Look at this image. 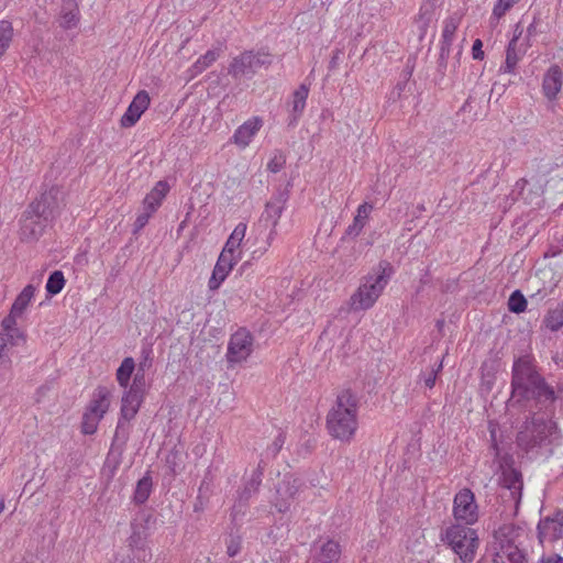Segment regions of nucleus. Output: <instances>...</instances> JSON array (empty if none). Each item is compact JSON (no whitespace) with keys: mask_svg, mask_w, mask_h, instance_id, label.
<instances>
[{"mask_svg":"<svg viewBox=\"0 0 563 563\" xmlns=\"http://www.w3.org/2000/svg\"><path fill=\"white\" fill-rule=\"evenodd\" d=\"M66 279L64 277V274L62 271H54L48 276V279L46 282V291L51 296H55L59 294L64 286H65Z\"/></svg>","mask_w":563,"mask_h":563,"instance_id":"e433bc0d","label":"nucleus"},{"mask_svg":"<svg viewBox=\"0 0 563 563\" xmlns=\"http://www.w3.org/2000/svg\"><path fill=\"white\" fill-rule=\"evenodd\" d=\"M143 397L144 396L130 390H125L124 395L122 396L120 418L115 428L112 449L117 442L125 444L130 433L129 422L134 419L139 412V409L143 402Z\"/></svg>","mask_w":563,"mask_h":563,"instance_id":"1a4fd4ad","label":"nucleus"},{"mask_svg":"<svg viewBox=\"0 0 563 563\" xmlns=\"http://www.w3.org/2000/svg\"><path fill=\"white\" fill-rule=\"evenodd\" d=\"M221 51L220 49H209L200 56L191 66L190 71L192 76L201 74L208 67H210L219 57Z\"/></svg>","mask_w":563,"mask_h":563,"instance_id":"7c9ffc66","label":"nucleus"},{"mask_svg":"<svg viewBox=\"0 0 563 563\" xmlns=\"http://www.w3.org/2000/svg\"><path fill=\"white\" fill-rule=\"evenodd\" d=\"M4 510V497L0 496V514Z\"/></svg>","mask_w":563,"mask_h":563,"instance_id":"680f3d73","label":"nucleus"},{"mask_svg":"<svg viewBox=\"0 0 563 563\" xmlns=\"http://www.w3.org/2000/svg\"><path fill=\"white\" fill-rule=\"evenodd\" d=\"M266 464V461L261 459L257 467L252 472L250 479L244 484L243 489L239 492L238 503L233 506L231 512L233 520H236L239 514H243V508L246 506L250 498L258 492Z\"/></svg>","mask_w":563,"mask_h":563,"instance_id":"2eb2a0df","label":"nucleus"},{"mask_svg":"<svg viewBox=\"0 0 563 563\" xmlns=\"http://www.w3.org/2000/svg\"><path fill=\"white\" fill-rule=\"evenodd\" d=\"M411 74H412V69H409V70L407 71V77H410V76H411Z\"/></svg>","mask_w":563,"mask_h":563,"instance_id":"e2e57ef3","label":"nucleus"},{"mask_svg":"<svg viewBox=\"0 0 563 563\" xmlns=\"http://www.w3.org/2000/svg\"><path fill=\"white\" fill-rule=\"evenodd\" d=\"M547 382L532 354L527 353L516 356L511 366L510 396L508 399H516Z\"/></svg>","mask_w":563,"mask_h":563,"instance_id":"20e7f679","label":"nucleus"},{"mask_svg":"<svg viewBox=\"0 0 563 563\" xmlns=\"http://www.w3.org/2000/svg\"><path fill=\"white\" fill-rule=\"evenodd\" d=\"M150 101V96L145 90L139 91L122 115L121 125L124 128L133 126L148 108Z\"/></svg>","mask_w":563,"mask_h":563,"instance_id":"f3484780","label":"nucleus"},{"mask_svg":"<svg viewBox=\"0 0 563 563\" xmlns=\"http://www.w3.org/2000/svg\"><path fill=\"white\" fill-rule=\"evenodd\" d=\"M168 191V184L164 180H159L143 199V208L150 210V212L155 213L157 209L161 207Z\"/></svg>","mask_w":563,"mask_h":563,"instance_id":"b1692460","label":"nucleus"},{"mask_svg":"<svg viewBox=\"0 0 563 563\" xmlns=\"http://www.w3.org/2000/svg\"><path fill=\"white\" fill-rule=\"evenodd\" d=\"M545 297V294H542L541 290H538L536 294L531 295L530 296V299L533 300L536 298H540V299H543Z\"/></svg>","mask_w":563,"mask_h":563,"instance_id":"052dcab7","label":"nucleus"},{"mask_svg":"<svg viewBox=\"0 0 563 563\" xmlns=\"http://www.w3.org/2000/svg\"><path fill=\"white\" fill-rule=\"evenodd\" d=\"M102 418L98 415L85 411L81 422V432L84 434H93L97 431L98 424Z\"/></svg>","mask_w":563,"mask_h":563,"instance_id":"58836bf2","label":"nucleus"},{"mask_svg":"<svg viewBox=\"0 0 563 563\" xmlns=\"http://www.w3.org/2000/svg\"><path fill=\"white\" fill-rule=\"evenodd\" d=\"M301 487V481L294 476H285L280 486L277 488V494L279 498L277 499L275 506L279 512H285L289 508L288 499L295 497V495L299 492Z\"/></svg>","mask_w":563,"mask_h":563,"instance_id":"a211bd4d","label":"nucleus"},{"mask_svg":"<svg viewBox=\"0 0 563 563\" xmlns=\"http://www.w3.org/2000/svg\"><path fill=\"white\" fill-rule=\"evenodd\" d=\"M289 199L288 190H278L265 205V210L262 214V220L272 227L267 241L274 238L275 228L278 224L279 218L285 209V206ZM268 245L271 242L267 243Z\"/></svg>","mask_w":563,"mask_h":563,"instance_id":"dca6fc26","label":"nucleus"},{"mask_svg":"<svg viewBox=\"0 0 563 563\" xmlns=\"http://www.w3.org/2000/svg\"><path fill=\"white\" fill-rule=\"evenodd\" d=\"M453 514L456 520L465 525H473L478 519V508L473 492L468 488L461 489L453 500Z\"/></svg>","mask_w":563,"mask_h":563,"instance_id":"ddd939ff","label":"nucleus"},{"mask_svg":"<svg viewBox=\"0 0 563 563\" xmlns=\"http://www.w3.org/2000/svg\"><path fill=\"white\" fill-rule=\"evenodd\" d=\"M309 95V88L305 84H301L298 89H296L292 93V100H291V111L289 115V122L288 125H296L299 118L301 117L305 107L306 101Z\"/></svg>","mask_w":563,"mask_h":563,"instance_id":"5701e85b","label":"nucleus"},{"mask_svg":"<svg viewBox=\"0 0 563 563\" xmlns=\"http://www.w3.org/2000/svg\"><path fill=\"white\" fill-rule=\"evenodd\" d=\"M558 398L555 388L547 382L516 399H508L506 407L511 417L523 415V419L528 421L534 416H550L554 411Z\"/></svg>","mask_w":563,"mask_h":563,"instance_id":"7ed1b4c3","label":"nucleus"},{"mask_svg":"<svg viewBox=\"0 0 563 563\" xmlns=\"http://www.w3.org/2000/svg\"><path fill=\"white\" fill-rule=\"evenodd\" d=\"M63 207V192L58 187L48 190L32 201L20 219V239L22 242H36L49 223L59 214Z\"/></svg>","mask_w":563,"mask_h":563,"instance_id":"f257e3e1","label":"nucleus"},{"mask_svg":"<svg viewBox=\"0 0 563 563\" xmlns=\"http://www.w3.org/2000/svg\"><path fill=\"white\" fill-rule=\"evenodd\" d=\"M477 563H482V562H477Z\"/></svg>","mask_w":563,"mask_h":563,"instance_id":"0e129e2a","label":"nucleus"},{"mask_svg":"<svg viewBox=\"0 0 563 563\" xmlns=\"http://www.w3.org/2000/svg\"><path fill=\"white\" fill-rule=\"evenodd\" d=\"M528 301L520 290H515L508 298V310L512 313L526 311Z\"/></svg>","mask_w":563,"mask_h":563,"instance_id":"4c0bfd02","label":"nucleus"},{"mask_svg":"<svg viewBox=\"0 0 563 563\" xmlns=\"http://www.w3.org/2000/svg\"><path fill=\"white\" fill-rule=\"evenodd\" d=\"M538 563H563V556H561L560 554H556V553H552V554H543Z\"/></svg>","mask_w":563,"mask_h":563,"instance_id":"603ef678","label":"nucleus"},{"mask_svg":"<svg viewBox=\"0 0 563 563\" xmlns=\"http://www.w3.org/2000/svg\"><path fill=\"white\" fill-rule=\"evenodd\" d=\"M291 549L283 550V549H274L269 553V562L265 563H289L291 561Z\"/></svg>","mask_w":563,"mask_h":563,"instance_id":"37998d69","label":"nucleus"},{"mask_svg":"<svg viewBox=\"0 0 563 563\" xmlns=\"http://www.w3.org/2000/svg\"><path fill=\"white\" fill-rule=\"evenodd\" d=\"M373 210V206L367 202H363L358 206L356 216L353 219V222L346 228L345 235L351 238H356L360 235L362 230L364 229L369 213Z\"/></svg>","mask_w":563,"mask_h":563,"instance_id":"393cba45","label":"nucleus"},{"mask_svg":"<svg viewBox=\"0 0 563 563\" xmlns=\"http://www.w3.org/2000/svg\"><path fill=\"white\" fill-rule=\"evenodd\" d=\"M519 0H498L493 9V15L500 19L506 12L512 8Z\"/></svg>","mask_w":563,"mask_h":563,"instance_id":"c03bdc74","label":"nucleus"},{"mask_svg":"<svg viewBox=\"0 0 563 563\" xmlns=\"http://www.w3.org/2000/svg\"><path fill=\"white\" fill-rule=\"evenodd\" d=\"M460 20L454 16H450L444 21V26L442 31V36L440 41V45L451 47L455 32L459 27Z\"/></svg>","mask_w":563,"mask_h":563,"instance_id":"c9c22d12","label":"nucleus"},{"mask_svg":"<svg viewBox=\"0 0 563 563\" xmlns=\"http://www.w3.org/2000/svg\"><path fill=\"white\" fill-rule=\"evenodd\" d=\"M443 368V360H441L438 364H434L428 372L421 375L423 379L424 386L428 388H433L438 378L439 373L442 372Z\"/></svg>","mask_w":563,"mask_h":563,"instance_id":"ea45409f","label":"nucleus"},{"mask_svg":"<svg viewBox=\"0 0 563 563\" xmlns=\"http://www.w3.org/2000/svg\"><path fill=\"white\" fill-rule=\"evenodd\" d=\"M517 45L518 40L517 37H514L507 46L506 60L505 64L500 66L499 73L515 74L517 64L523 55V53L518 49Z\"/></svg>","mask_w":563,"mask_h":563,"instance_id":"cd10ccee","label":"nucleus"},{"mask_svg":"<svg viewBox=\"0 0 563 563\" xmlns=\"http://www.w3.org/2000/svg\"><path fill=\"white\" fill-rule=\"evenodd\" d=\"M523 530L512 523L503 525L495 531L496 549L495 563H525L527 552L521 548L520 538Z\"/></svg>","mask_w":563,"mask_h":563,"instance_id":"423d86ee","label":"nucleus"},{"mask_svg":"<svg viewBox=\"0 0 563 563\" xmlns=\"http://www.w3.org/2000/svg\"><path fill=\"white\" fill-rule=\"evenodd\" d=\"M246 232V224L239 223L231 235L229 236L222 253L234 255L236 249L240 247L241 242L243 241Z\"/></svg>","mask_w":563,"mask_h":563,"instance_id":"473e14b6","label":"nucleus"},{"mask_svg":"<svg viewBox=\"0 0 563 563\" xmlns=\"http://www.w3.org/2000/svg\"><path fill=\"white\" fill-rule=\"evenodd\" d=\"M286 159L283 155H275L267 164V169L272 173H278L283 169Z\"/></svg>","mask_w":563,"mask_h":563,"instance_id":"09e8293b","label":"nucleus"},{"mask_svg":"<svg viewBox=\"0 0 563 563\" xmlns=\"http://www.w3.org/2000/svg\"><path fill=\"white\" fill-rule=\"evenodd\" d=\"M503 487L510 492L512 499L519 500L522 489L521 473L515 468H509L503 472Z\"/></svg>","mask_w":563,"mask_h":563,"instance_id":"bb28decb","label":"nucleus"},{"mask_svg":"<svg viewBox=\"0 0 563 563\" xmlns=\"http://www.w3.org/2000/svg\"><path fill=\"white\" fill-rule=\"evenodd\" d=\"M461 55H462V48H460V49L456 52L455 56H454L455 62H454V63H453V65H452L453 70H455V69H456V67L459 66Z\"/></svg>","mask_w":563,"mask_h":563,"instance_id":"4d7b16f0","label":"nucleus"},{"mask_svg":"<svg viewBox=\"0 0 563 563\" xmlns=\"http://www.w3.org/2000/svg\"><path fill=\"white\" fill-rule=\"evenodd\" d=\"M472 56L474 59L482 60L484 58L483 42L476 38L472 46Z\"/></svg>","mask_w":563,"mask_h":563,"instance_id":"3c124183","label":"nucleus"},{"mask_svg":"<svg viewBox=\"0 0 563 563\" xmlns=\"http://www.w3.org/2000/svg\"><path fill=\"white\" fill-rule=\"evenodd\" d=\"M175 459H176V454H173L172 456H170V455H169V456H167V460H166V462H167V464L169 465V467H170V470H172L173 474H176V473H177V464H176V462L174 461Z\"/></svg>","mask_w":563,"mask_h":563,"instance_id":"5fc2aeb1","label":"nucleus"},{"mask_svg":"<svg viewBox=\"0 0 563 563\" xmlns=\"http://www.w3.org/2000/svg\"><path fill=\"white\" fill-rule=\"evenodd\" d=\"M253 335L245 328L235 331L229 341L227 360L229 363H240L245 361L253 352Z\"/></svg>","mask_w":563,"mask_h":563,"instance_id":"f8f14e48","label":"nucleus"},{"mask_svg":"<svg viewBox=\"0 0 563 563\" xmlns=\"http://www.w3.org/2000/svg\"><path fill=\"white\" fill-rule=\"evenodd\" d=\"M272 64L271 54L262 51H245L235 56L229 65L228 73L235 79L253 77L262 67Z\"/></svg>","mask_w":563,"mask_h":563,"instance_id":"6e6552de","label":"nucleus"},{"mask_svg":"<svg viewBox=\"0 0 563 563\" xmlns=\"http://www.w3.org/2000/svg\"><path fill=\"white\" fill-rule=\"evenodd\" d=\"M540 543H553L563 538V509H556L552 514L541 518L537 526Z\"/></svg>","mask_w":563,"mask_h":563,"instance_id":"4468645a","label":"nucleus"},{"mask_svg":"<svg viewBox=\"0 0 563 563\" xmlns=\"http://www.w3.org/2000/svg\"><path fill=\"white\" fill-rule=\"evenodd\" d=\"M135 369V362L132 357H125L117 369V380L123 388L129 386L131 376Z\"/></svg>","mask_w":563,"mask_h":563,"instance_id":"f704fd0d","label":"nucleus"},{"mask_svg":"<svg viewBox=\"0 0 563 563\" xmlns=\"http://www.w3.org/2000/svg\"><path fill=\"white\" fill-rule=\"evenodd\" d=\"M450 54V47L440 45V54L438 58V71L441 74V76L445 75L446 68H448V57Z\"/></svg>","mask_w":563,"mask_h":563,"instance_id":"de8ad7c7","label":"nucleus"},{"mask_svg":"<svg viewBox=\"0 0 563 563\" xmlns=\"http://www.w3.org/2000/svg\"><path fill=\"white\" fill-rule=\"evenodd\" d=\"M154 214V212H150V210H146L142 207V211L137 214L134 224H133V233L136 234L140 232L147 223L151 217Z\"/></svg>","mask_w":563,"mask_h":563,"instance_id":"a18cd8bd","label":"nucleus"},{"mask_svg":"<svg viewBox=\"0 0 563 563\" xmlns=\"http://www.w3.org/2000/svg\"><path fill=\"white\" fill-rule=\"evenodd\" d=\"M311 563H336L340 558V545L333 540H328L322 545L313 547Z\"/></svg>","mask_w":563,"mask_h":563,"instance_id":"412c9836","label":"nucleus"},{"mask_svg":"<svg viewBox=\"0 0 563 563\" xmlns=\"http://www.w3.org/2000/svg\"><path fill=\"white\" fill-rule=\"evenodd\" d=\"M225 278H220L219 275L212 272V275L208 282V286L210 290H216L220 287V285L224 282Z\"/></svg>","mask_w":563,"mask_h":563,"instance_id":"864d4df0","label":"nucleus"},{"mask_svg":"<svg viewBox=\"0 0 563 563\" xmlns=\"http://www.w3.org/2000/svg\"><path fill=\"white\" fill-rule=\"evenodd\" d=\"M242 548V539L239 536H230L227 540V554L230 558L238 555Z\"/></svg>","mask_w":563,"mask_h":563,"instance_id":"49530a36","label":"nucleus"},{"mask_svg":"<svg viewBox=\"0 0 563 563\" xmlns=\"http://www.w3.org/2000/svg\"><path fill=\"white\" fill-rule=\"evenodd\" d=\"M110 390L104 386H98L92 395L86 411L103 418L110 406Z\"/></svg>","mask_w":563,"mask_h":563,"instance_id":"4be33fe9","label":"nucleus"},{"mask_svg":"<svg viewBox=\"0 0 563 563\" xmlns=\"http://www.w3.org/2000/svg\"><path fill=\"white\" fill-rule=\"evenodd\" d=\"M21 317V314H13V310H10V313L9 316H7L3 320H2V327L7 330V331H18V329L15 328V324H16V318Z\"/></svg>","mask_w":563,"mask_h":563,"instance_id":"8fccbe9b","label":"nucleus"},{"mask_svg":"<svg viewBox=\"0 0 563 563\" xmlns=\"http://www.w3.org/2000/svg\"><path fill=\"white\" fill-rule=\"evenodd\" d=\"M389 264L380 262L373 273L362 278L355 292L350 297L352 311L367 310L372 308L388 284L390 275L387 274Z\"/></svg>","mask_w":563,"mask_h":563,"instance_id":"39448f33","label":"nucleus"},{"mask_svg":"<svg viewBox=\"0 0 563 563\" xmlns=\"http://www.w3.org/2000/svg\"><path fill=\"white\" fill-rule=\"evenodd\" d=\"M35 294V287L33 285H27L23 288V290L15 298L11 310H13V314H21L24 312V310L27 308L29 303L31 302L32 298Z\"/></svg>","mask_w":563,"mask_h":563,"instance_id":"2f4dec72","label":"nucleus"},{"mask_svg":"<svg viewBox=\"0 0 563 563\" xmlns=\"http://www.w3.org/2000/svg\"><path fill=\"white\" fill-rule=\"evenodd\" d=\"M236 262L238 258L235 255L221 252L212 272L216 273V275H219L220 278H227Z\"/></svg>","mask_w":563,"mask_h":563,"instance_id":"72a5a7b5","label":"nucleus"},{"mask_svg":"<svg viewBox=\"0 0 563 563\" xmlns=\"http://www.w3.org/2000/svg\"><path fill=\"white\" fill-rule=\"evenodd\" d=\"M79 22V9L75 0H64L59 14V25L64 29H73Z\"/></svg>","mask_w":563,"mask_h":563,"instance_id":"a878e982","label":"nucleus"},{"mask_svg":"<svg viewBox=\"0 0 563 563\" xmlns=\"http://www.w3.org/2000/svg\"><path fill=\"white\" fill-rule=\"evenodd\" d=\"M562 88V70L558 65L551 66L544 74L542 89L549 100L556 98Z\"/></svg>","mask_w":563,"mask_h":563,"instance_id":"aec40b11","label":"nucleus"},{"mask_svg":"<svg viewBox=\"0 0 563 563\" xmlns=\"http://www.w3.org/2000/svg\"><path fill=\"white\" fill-rule=\"evenodd\" d=\"M150 521L151 516L143 514L131 522L132 532L128 539L129 548L134 559L140 562H147L152 559L151 549L146 544Z\"/></svg>","mask_w":563,"mask_h":563,"instance_id":"9d476101","label":"nucleus"},{"mask_svg":"<svg viewBox=\"0 0 563 563\" xmlns=\"http://www.w3.org/2000/svg\"><path fill=\"white\" fill-rule=\"evenodd\" d=\"M153 489V479L150 472L137 481L136 487L133 494V501L136 505H143L150 497Z\"/></svg>","mask_w":563,"mask_h":563,"instance_id":"c756f323","label":"nucleus"},{"mask_svg":"<svg viewBox=\"0 0 563 563\" xmlns=\"http://www.w3.org/2000/svg\"><path fill=\"white\" fill-rule=\"evenodd\" d=\"M463 563L475 559L479 545L475 529L463 525H453L445 530L443 539Z\"/></svg>","mask_w":563,"mask_h":563,"instance_id":"0eeeda50","label":"nucleus"},{"mask_svg":"<svg viewBox=\"0 0 563 563\" xmlns=\"http://www.w3.org/2000/svg\"><path fill=\"white\" fill-rule=\"evenodd\" d=\"M113 563H133L131 559L120 558L119 555L115 556Z\"/></svg>","mask_w":563,"mask_h":563,"instance_id":"13d9d810","label":"nucleus"},{"mask_svg":"<svg viewBox=\"0 0 563 563\" xmlns=\"http://www.w3.org/2000/svg\"><path fill=\"white\" fill-rule=\"evenodd\" d=\"M194 509H195V511H199L202 509V500H201L200 496L197 497V501L195 504Z\"/></svg>","mask_w":563,"mask_h":563,"instance_id":"bf43d9fd","label":"nucleus"},{"mask_svg":"<svg viewBox=\"0 0 563 563\" xmlns=\"http://www.w3.org/2000/svg\"><path fill=\"white\" fill-rule=\"evenodd\" d=\"M262 125L263 121L257 117L247 120L235 130L232 136L233 143L241 147L247 146Z\"/></svg>","mask_w":563,"mask_h":563,"instance_id":"6ab92c4d","label":"nucleus"},{"mask_svg":"<svg viewBox=\"0 0 563 563\" xmlns=\"http://www.w3.org/2000/svg\"><path fill=\"white\" fill-rule=\"evenodd\" d=\"M284 443H285V435L280 432L274 439L273 443L266 448V450L262 454L261 459H264V461L268 460V459H274L282 450Z\"/></svg>","mask_w":563,"mask_h":563,"instance_id":"a19ab883","label":"nucleus"},{"mask_svg":"<svg viewBox=\"0 0 563 563\" xmlns=\"http://www.w3.org/2000/svg\"><path fill=\"white\" fill-rule=\"evenodd\" d=\"M542 325L551 332H558L563 327V302L547 311Z\"/></svg>","mask_w":563,"mask_h":563,"instance_id":"c85d7f7f","label":"nucleus"},{"mask_svg":"<svg viewBox=\"0 0 563 563\" xmlns=\"http://www.w3.org/2000/svg\"><path fill=\"white\" fill-rule=\"evenodd\" d=\"M144 388H145V376H144V368L141 364L136 374L134 375L133 383L131 384V386L129 387L128 390L144 396Z\"/></svg>","mask_w":563,"mask_h":563,"instance_id":"79ce46f5","label":"nucleus"},{"mask_svg":"<svg viewBox=\"0 0 563 563\" xmlns=\"http://www.w3.org/2000/svg\"><path fill=\"white\" fill-rule=\"evenodd\" d=\"M358 397L351 389H343L327 415L329 434L342 442H350L357 430Z\"/></svg>","mask_w":563,"mask_h":563,"instance_id":"f03ea898","label":"nucleus"},{"mask_svg":"<svg viewBox=\"0 0 563 563\" xmlns=\"http://www.w3.org/2000/svg\"><path fill=\"white\" fill-rule=\"evenodd\" d=\"M339 58H340V52L336 51L334 52L330 63H329V68L330 69H334L336 66H338V63H339Z\"/></svg>","mask_w":563,"mask_h":563,"instance_id":"6e6d98bb","label":"nucleus"},{"mask_svg":"<svg viewBox=\"0 0 563 563\" xmlns=\"http://www.w3.org/2000/svg\"><path fill=\"white\" fill-rule=\"evenodd\" d=\"M526 428L520 431L517 441L526 449H533L541 445L549 437V426L545 423L543 417L534 416L529 418L528 422L525 419Z\"/></svg>","mask_w":563,"mask_h":563,"instance_id":"9b49d317","label":"nucleus"}]
</instances>
